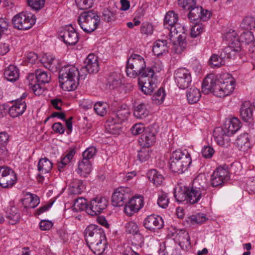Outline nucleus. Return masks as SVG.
<instances>
[{
    "label": "nucleus",
    "instance_id": "1",
    "mask_svg": "<svg viewBox=\"0 0 255 255\" xmlns=\"http://www.w3.org/2000/svg\"><path fill=\"white\" fill-rule=\"evenodd\" d=\"M235 87V81L232 77L221 82L217 80L213 74L206 76L202 83V91L205 94L213 93L219 97H224L232 94Z\"/></svg>",
    "mask_w": 255,
    "mask_h": 255
},
{
    "label": "nucleus",
    "instance_id": "2",
    "mask_svg": "<svg viewBox=\"0 0 255 255\" xmlns=\"http://www.w3.org/2000/svg\"><path fill=\"white\" fill-rule=\"evenodd\" d=\"M196 181H194L192 187H180L175 189L174 196L178 202L195 204L199 202L202 197L206 194L203 187L196 186Z\"/></svg>",
    "mask_w": 255,
    "mask_h": 255
},
{
    "label": "nucleus",
    "instance_id": "3",
    "mask_svg": "<svg viewBox=\"0 0 255 255\" xmlns=\"http://www.w3.org/2000/svg\"><path fill=\"white\" fill-rule=\"evenodd\" d=\"M79 70L73 65L62 67L59 71V82L62 88L68 91L75 90L78 85Z\"/></svg>",
    "mask_w": 255,
    "mask_h": 255
},
{
    "label": "nucleus",
    "instance_id": "4",
    "mask_svg": "<svg viewBox=\"0 0 255 255\" xmlns=\"http://www.w3.org/2000/svg\"><path fill=\"white\" fill-rule=\"evenodd\" d=\"M191 163L190 154L187 150L174 151L171 153L169 161V167L172 172L178 174L184 172Z\"/></svg>",
    "mask_w": 255,
    "mask_h": 255
},
{
    "label": "nucleus",
    "instance_id": "5",
    "mask_svg": "<svg viewBox=\"0 0 255 255\" xmlns=\"http://www.w3.org/2000/svg\"><path fill=\"white\" fill-rule=\"evenodd\" d=\"M78 22L80 27L86 33L94 31L100 22V18L96 11H85L79 16Z\"/></svg>",
    "mask_w": 255,
    "mask_h": 255
},
{
    "label": "nucleus",
    "instance_id": "6",
    "mask_svg": "<svg viewBox=\"0 0 255 255\" xmlns=\"http://www.w3.org/2000/svg\"><path fill=\"white\" fill-rule=\"evenodd\" d=\"M144 59L140 55L132 54L128 58L126 66V73L128 77L134 78L141 73L145 67Z\"/></svg>",
    "mask_w": 255,
    "mask_h": 255
},
{
    "label": "nucleus",
    "instance_id": "7",
    "mask_svg": "<svg viewBox=\"0 0 255 255\" xmlns=\"http://www.w3.org/2000/svg\"><path fill=\"white\" fill-rule=\"evenodd\" d=\"M35 17L31 13L21 12L15 15L12 18L13 26L19 30L30 29L35 23Z\"/></svg>",
    "mask_w": 255,
    "mask_h": 255
},
{
    "label": "nucleus",
    "instance_id": "8",
    "mask_svg": "<svg viewBox=\"0 0 255 255\" xmlns=\"http://www.w3.org/2000/svg\"><path fill=\"white\" fill-rule=\"evenodd\" d=\"M16 175L14 171L7 166H0V186L2 188L11 187L16 183Z\"/></svg>",
    "mask_w": 255,
    "mask_h": 255
},
{
    "label": "nucleus",
    "instance_id": "9",
    "mask_svg": "<svg viewBox=\"0 0 255 255\" xmlns=\"http://www.w3.org/2000/svg\"><path fill=\"white\" fill-rule=\"evenodd\" d=\"M85 240L87 244L99 242L100 239L106 238L103 229L100 226L91 224L89 225L84 232Z\"/></svg>",
    "mask_w": 255,
    "mask_h": 255
},
{
    "label": "nucleus",
    "instance_id": "10",
    "mask_svg": "<svg viewBox=\"0 0 255 255\" xmlns=\"http://www.w3.org/2000/svg\"><path fill=\"white\" fill-rule=\"evenodd\" d=\"M174 80L180 89H186L192 82L191 72L186 68H179L174 72Z\"/></svg>",
    "mask_w": 255,
    "mask_h": 255
},
{
    "label": "nucleus",
    "instance_id": "11",
    "mask_svg": "<svg viewBox=\"0 0 255 255\" xmlns=\"http://www.w3.org/2000/svg\"><path fill=\"white\" fill-rule=\"evenodd\" d=\"M108 205V200L103 197H97L89 202L87 213L94 216L98 215L105 210Z\"/></svg>",
    "mask_w": 255,
    "mask_h": 255
},
{
    "label": "nucleus",
    "instance_id": "12",
    "mask_svg": "<svg viewBox=\"0 0 255 255\" xmlns=\"http://www.w3.org/2000/svg\"><path fill=\"white\" fill-rule=\"evenodd\" d=\"M129 191V188L127 187H121L117 188L112 196V205L115 207L124 205L130 197Z\"/></svg>",
    "mask_w": 255,
    "mask_h": 255
},
{
    "label": "nucleus",
    "instance_id": "13",
    "mask_svg": "<svg viewBox=\"0 0 255 255\" xmlns=\"http://www.w3.org/2000/svg\"><path fill=\"white\" fill-rule=\"evenodd\" d=\"M232 48L225 47L222 49L220 55L213 54L209 60L210 65L212 67H219L225 65V61L227 59L234 57L236 55L232 53Z\"/></svg>",
    "mask_w": 255,
    "mask_h": 255
},
{
    "label": "nucleus",
    "instance_id": "14",
    "mask_svg": "<svg viewBox=\"0 0 255 255\" xmlns=\"http://www.w3.org/2000/svg\"><path fill=\"white\" fill-rule=\"evenodd\" d=\"M188 18L191 22H198L199 20L206 21L208 20L211 16V12L204 10L201 6H194L189 9Z\"/></svg>",
    "mask_w": 255,
    "mask_h": 255
},
{
    "label": "nucleus",
    "instance_id": "15",
    "mask_svg": "<svg viewBox=\"0 0 255 255\" xmlns=\"http://www.w3.org/2000/svg\"><path fill=\"white\" fill-rule=\"evenodd\" d=\"M59 37L67 45H74L79 40V35L75 29L72 26H66L59 33Z\"/></svg>",
    "mask_w": 255,
    "mask_h": 255
},
{
    "label": "nucleus",
    "instance_id": "16",
    "mask_svg": "<svg viewBox=\"0 0 255 255\" xmlns=\"http://www.w3.org/2000/svg\"><path fill=\"white\" fill-rule=\"evenodd\" d=\"M224 39L228 42L229 46L226 47L232 48V53L236 55L241 50V45L239 41V37L237 32L233 29H230L224 35Z\"/></svg>",
    "mask_w": 255,
    "mask_h": 255
},
{
    "label": "nucleus",
    "instance_id": "17",
    "mask_svg": "<svg viewBox=\"0 0 255 255\" xmlns=\"http://www.w3.org/2000/svg\"><path fill=\"white\" fill-rule=\"evenodd\" d=\"M230 178L228 171L221 167H218L213 173L211 184L214 187L221 186L227 182Z\"/></svg>",
    "mask_w": 255,
    "mask_h": 255
},
{
    "label": "nucleus",
    "instance_id": "18",
    "mask_svg": "<svg viewBox=\"0 0 255 255\" xmlns=\"http://www.w3.org/2000/svg\"><path fill=\"white\" fill-rule=\"evenodd\" d=\"M143 225L146 229L154 232L155 230L162 229L164 223L160 216L152 214L145 218Z\"/></svg>",
    "mask_w": 255,
    "mask_h": 255
},
{
    "label": "nucleus",
    "instance_id": "19",
    "mask_svg": "<svg viewBox=\"0 0 255 255\" xmlns=\"http://www.w3.org/2000/svg\"><path fill=\"white\" fill-rule=\"evenodd\" d=\"M143 206L142 197H135L129 200L125 207V212L128 216L138 212Z\"/></svg>",
    "mask_w": 255,
    "mask_h": 255
},
{
    "label": "nucleus",
    "instance_id": "20",
    "mask_svg": "<svg viewBox=\"0 0 255 255\" xmlns=\"http://www.w3.org/2000/svg\"><path fill=\"white\" fill-rule=\"evenodd\" d=\"M226 131L222 128H217V130L214 131V138L217 143L222 146L227 147L230 145L231 140L230 136Z\"/></svg>",
    "mask_w": 255,
    "mask_h": 255
},
{
    "label": "nucleus",
    "instance_id": "21",
    "mask_svg": "<svg viewBox=\"0 0 255 255\" xmlns=\"http://www.w3.org/2000/svg\"><path fill=\"white\" fill-rule=\"evenodd\" d=\"M254 112V107L250 101L244 102L240 109V116L242 119L246 122H249L253 119Z\"/></svg>",
    "mask_w": 255,
    "mask_h": 255
},
{
    "label": "nucleus",
    "instance_id": "22",
    "mask_svg": "<svg viewBox=\"0 0 255 255\" xmlns=\"http://www.w3.org/2000/svg\"><path fill=\"white\" fill-rule=\"evenodd\" d=\"M84 65L88 69L89 74L97 73L100 68L98 57L92 53L89 54L84 61Z\"/></svg>",
    "mask_w": 255,
    "mask_h": 255
},
{
    "label": "nucleus",
    "instance_id": "23",
    "mask_svg": "<svg viewBox=\"0 0 255 255\" xmlns=\"http://www.w3.org/2000/svg\"><path fill=\"white\" fill-rule=\"evenodd\" d=\"M175 243L166 246L165 244L160 245L158 250L159 255H182L181 249Z\"/></svg>",
    "mask_w": 255,
    "mask_h": 255
},
{
    "label": "nucleus",
    "instance_id": "24",
    "mask_svg": "<svg viewBox=\"0 0 255 255\" xmlns=\"http://www.w3.org/2000/svg\"><path fill=\"white\" fill-rule=\"evenodd\" d=\"M241 127V122L236 117L226 120L224 128H222L229 135H233Z\"/></svg>",
    "mask_w": 255,
    "mask_h": 255
},
{
    "label": "nucleus",
    "instance_id": "25",
    "mask_svg": "<svg viewBox=\"0 0 255 255\" xmlns=\"http://www.w3.org/2000/svg\"><path fill=\"white\" fill-rule=\"evenodd\" d=\"M26 108L25 101L21 100H16L9 109L8 113L12 118L17 117L23 114Z\"/></svg>",
    "mask_w": 255,
    "mask_h": 255
},
{
    "label": "nucleus",
    "instance_id": "26",
    "mask_svg": "<svg viewBox=\"0 0 255 255\" xmlns=\"http://www.w3.org/2000/svg\"><path fill=\"white\" fill-rule=\"evenodd\" d=\"M153 78L147 80L139 79L138 85L141 91L145 95H150L156 88L157 86Z\"/></svg>",
    "mask_w": 255,
    "mask_h": 255
},
{
    "label": "nucleus",
    "instance_id": "27",
    "mask_svg": "<svg viewBox=\"0 0 255 255\" xmlns=\"http://www.w3.org/2000/svg\"><path fill=\"white\" fill-rule=\"evenodd\" d=\"M166 40H156L153 44L152 51L157 56H160L168 52L169 46Z\"/></svg>",
    "mask_w": 255,
    "mask_h": 255
},
{
    "label": "nucleus",
    "instance_id": "28",
    "mask_svg": "<svg viewBox=\"0 0 255 255\" xmlns=\"http://www.w3.org/2000/svg\"><path fill=\"white\" fill-rule=\"evenodd\" d=\"M121 124L109 118L105 125L106 129L110 133L119 134L122 131Z\"/></svg>",
    "mask_w": 255,
    "mask_h": 255
},
{
    "label": "nucleus",
    "instance_id": "29",
    "mask_svg": "<svg viewBox=\"0 0 255 255\" xmlns=\"http://www.w3.org/2000/svg\"><path fill=\"white\" fill-rule=\"evenodd\" d=\"M4 76L7 81L15 82L19 78V70L15 66L10 65L5 69Z\"/></svg>",
    "mask_w": 255,
    "mask_h": 255
},
{
    "label": "nucleus",
    "instance_id": "30",
    "mask_svg": "<svg viewBox=\"0 0 255 255\" xmlns=\"http://www.w3.org/2000/svg\"><path fill=\"white\" fill-rule=\"evenodd\" d=\"M147 176L148 180L156 186L160 185L164 179L163 176L154 169L147 172Z\"/></svg>",
    "mask_w": 255,
    "mask_h": 255
},
{
    "label": "nucleus",
    "instance_id": "31",
    "mask_svg": "<svg viewBox=\"0 0 255 255\" xmlns=\"http://www.w3.org/2000/svg\"><path fill=\"white\" fill-rule=\"evenodd\" d=\"M92 171V165L90 160L82 159L79 162L77 172L81 176L87 177Z\"/></svg>",
    "mask_w": 255,
    "mask_h": 255
},
{
    "label": "nucleus",
    "instance_id": "32",
    "mask_svg": "<svg viewBox=\"0 0 255 255\" xmlns=\"http://www.w3.org/2000/svg\"><path fill=\"white\" fill-rule=\"evenodd\" d=\"M177 40L173 43V50L177 54H180L186 48L185 35L180 34L176 37Z\"/></svg>",
    "mask_w": 255,
    "mask_h": 255
},
{
    "label": "nucleus",
    "instance_id": "33",
    "mask_svg": "<svg viewBox=\"0 0 255 255\" xmlns=\"http://www.w3.org/2000/svg\"><path fill=\"white\" fill-rule=\"evenodd\" d=\"M155 140L154 134L150 131H145L140 137L139 142L142 146L149 147Z\"/></svg>",
    "mask_w": 255,
    "mask_h": 255
},
{
    "label": "nucleus",
    "instance_id": "34",
    "mask_svg": "<svg viewBox=\"0 0 255 255\" xmlns=\"http://www.w3.org/2000/svg\"><path fill=\"white\" fill-rule=\"evenodd\" d=\"M52 162L46 157L41 158L38 164V170L42 174L48 173L52 168Z\"/></svg>",
    "mask_w": 255,
    "mask_h": 255
},
{
    "label": "nucleus",
    "instance_id": "35",
    "mask_svg": "<svg viewBox=\"0 0 255 255\" xmlns=\"http://www.w3.org/2000/svg\"><path fill=\"white\" fill-rule=\"evenodd\" d=\"M41 61L44 64V66L50 70L53 71L57 70V67L55 64V62H57V61L52 56L44 54L42 56Z\"/></svg>",
    "mask_w": 255,
    "mask_h": 255
},
{
    "label": "nucleus",
    "instance_id": "36",
    "mask_svg": "<svg viewBox=\"0 0 255 255\" xmlns=\"http://www.w3.org/2000/svg\"><path fill=\"white\" fill-rule=\"evenodd\" d=\"M178 14L173 11H169L166 13L164 19V25L167 28L177 23Z\"/></svg>",
    "mask_w": 255,
    "mask_h": 255
},
{
    "label": "nucleus",
    "instance_id": "37",
    "mask_svg": "<svg viewBox=\"0 0 255 255\" xmlns=\"http://www.w3.org/2000/svg\"><path fill=\"white\" fill-rule=\"evenodd\" d=\"M149 111L147 109L146 105L144 103H140L135 106L133 115L137 119H144L148 115Z\"/></svg>",
    "mask_w": 255,
    "mask_h": 255
},
{
    "label": "nucleus",
    "instance_id": "38",
    "mask_svg": "<svg viewBox=\"0 0 255 255\" xmlns=\"http://www.w3.org/2000/svg\"><path fill=\"white\" fill-rule=\"evenodd\" d=\"M106 238L100 239L99 242H94L88 245L89 248L96 254L100 255L104 252L105 250L106 242L102 243Z\"/></svg>",
    "mask_w": 255,
    "mask_h": 255
},
{
    "label": "nucleus",
    "instance_id": "39",
    "mask_svg": "<svg viewBox=\"0 0 255 255\" xmlns=\"http://www.w3.org/2000/svg\"><path fill=\"white\" fill-rule=\"evenodd\" d=\"M9 136L5 131L0 132V153L3 155H6L7 149L6 146L9 142Z\"/></svg>",
    "mask_w": 255,
    "mask_h": 255
},
{
    "label": "nucleus",
    "instance_id": "40",
    "mask_svg": "<svg viewBox=\"0 0 255 255\" xmlns=\"http://www.w3.org/2000/svg\"><path fill=\"white\" fill-rule=\"evenodd\" d=\"M129 115V112L127 108H122L117 110L116 113H113L112 116L110 117L113 120L122 123L125 120H127Z\"/></svg>",
    "mask_w": 255,
    "mask_h": 255
},
{
    "label": "nucleus",
    "instance_id": "41",
    "mask_svg": "<svg viewBox=\"0 0 255 255\" xmlns=\"http://www.w3.org/2000/svg\"><path fill=\"white\" fill-rule=\"evenodd\" d=\"M186 96L189 103L190 104H194L199 100L201 97V94L198 89L192 87L188 90Z\"/></svg>",
    "mask_w": 255,
    "mask_h": 255
},
{
    "label": "nucleus",
    "instance_id": "42",
    "mask_svg": "<svg viewBox=\"0 0 255 255\" xmlns=\"http://www.w3.org/2000/svg\"><path fill=\"white\" fill-rule=\"evenodd\" d=\"M23 204L28 203V206L31 208H34L40 203L39 197L35 194L31 193H27L26 197L23 200Z\"/></svg>",
    "mask_w": 255,
    "mask_h": 255
},
{
    "label": "nucleus",
    "instance_id": "43",
    "mask_svg": "<svg viewBox=\"0 0 255 255\" xmlns=\"http://www.w3.org/2000/svg\"><path fill=\"white\" fill-rule=\"evenodd\" d=\"M89 206V203L84 198H79L75 200L73 205V210L75 212H79L85 210L87 212V209Z\"/></svg>",
    "mask_w": 255,
    "mask_h": 255
},
{
    "label": "nucleus",
    "instance_id": "44",
    "mask_svg": "<svg viewBox=\"0 0 255 255\" xmlns=\"http://www.w3.org/2000/svg\"><path fill=\"white\" fill-rule=\"evenodd\" d=\"M179 246L182 249L185 251H188L191 249V243L190 241V237L188 233L184 231L179 235Z\"/></svg>",
    "mask_w": 255,
    "mask_h": 255
},
{
    "label": "nucleus",
    "instance_id": "45",
    "mask_svg": "<svg viewBox=\"0 0 255 255\" xmlns=\"http://www.w3.org/2000/svg\"><path fill=\"white\" fill-rule=\"evenodd\" d=\"M36 81L40 84L48 83L51 79L50 74L41 69L35 71Z\"/></svg>",
    "mask_w": 255,
    "mask_h": 255
},
{
    "label": "nucleus",
    "instance_id": "46",
    "mask_svg": "<svg viewBox=\"0 0 255 255\" xmlns=\"http://www.w3.org/2000/svg\"><path fill=\"white\" fill-rule=\"evenodd\" d=\"M237 144L241 149L247 150L250 145L249 134L247 133L241 134L237 139Z\"/></svg>",
    "mask_w": 255,
    "mask_h": 255
},
{
    "label": "nucleus",
    "instance_id": "47",
    "mask_svg": "<svg viewBox=\"0 0 255 255\" xmlns=\"http://www.w3.org/2000/svg\"><path fill=\"white\" fill-rule=\"evenodd\" d=\"M71 193L73 194H80L85 189V186L82 181L78 179H74L70 184Z\"/></svg>",
    "mask_w": 255,
    "mask_h": 255
},
{
    "label": "nucleus",
    "instance_id": "48",
    "mask_svg": "<svg viewBox=\"0 0 255 255\" xmlns=\"http://www.w3.org/2000/svg\"><path fill=\"white\" fill-rule=\"evenodd\" d=\"M180 34H184L186 38V34L184 31V27L181 26L179 23H177L170 27L169 38L172 40V38L178 36Z\"/></svg>",
    "mask_w": 255,
    "mask_h": 255
},
{
    "label": "nucleus",
    "instance_id": "49",
    "mask_svg": "<svg viewBox=\"0 0 255 255\" xmlns=\"http://www.w3.org/2000/svg\"><path fill=\"white\" fill-rule=\"evenodd\" d=\"M255 40L254 35L252 31L247 30L243 32L239 37L240 43H245L247 44L252 43L254 45V42Z\"/></svg>",
    "mask_w": 255,
    "mask_h": 255
},
{
    "label": "nucleus",
    "instance_id": "50",
    "mask_svg": "<svg viewBox=\"0 0 255 255\" xmlns=\"http://www.w3.org/2000/svg\"><path fill=\"white\" fill-rule=\"evenodd\" d=\"M131 244L135 250L140 249L144 244V239L142 235L139 233L133 235L131 239Z\"/></svg>",
    "mask_w": 255,
    "mask_h": 255
},
{
    "label": "nucleus",
    "instance_id": "51",
    "mask_svg": "<svg viewBox=\"0 0 255 255\" xmlns=\"http://www.w3.org/2000/svg\"><path fill=\"white\" fill-rule=\"evenodd\" d=\"M76 153L74 149H71L66 155L62 159L61 162L58 163V167L60 171L69 163Z\"/></svg>",
    "mask_w": 255,
    "mask_h": 255
},
{
    "label": "nucleus",
    "instance_id": "52",
    "mask_svg": "<svg viewBox=\"0 0 255 255\" xmlns=\"http://www.w3.org/2000/svg\"><path fill=\"white\" fill-rule=\"evenodd\" d=\"M242 28L251 30L255 28V18L253 16H246L241 24Z\"/></svg>",
    "mask_w": 255,
    "mask_h": 255
},
{
    "label": "nucleus",
    "instance_id": "53",
    "mask_svg": "<svg viewBox=\"0 0 255 255\" xmlns=\"http://www.w3.org/2000/svg\"><path fill=\"white\" fill-rule=\"evenodd\" d=\"M165 93L162 88H160L152 96V100L155 104L160 105L163 103L165 97Z\"/></svg>",
    "mask_w": 255,
    "mask_h": 255
},
{
    "label": "nucleus",
    "instance_id": "54",
    "mask_svg": "<svg viewBox=\"0 0 255 255\" xmlns=\"http://www.w3.org/2000/svg\"><path fill=\"white\" fill-rule=\"evenodd\" d=\"M108 83L110 86L113 89L119 87L122 83L120 74L113 73L111 75L108 79Z\"/></svg>",
    "mask_w": 255,
    "mask_h": 255
},
{
    "label": "nucleus",
    "instance_id": "55",
    "mask_svg": "<svg viewBox=\"0 0 255 255\" xmlns=\"http://www.w3.org/2000/svg\"><path fill=\"white\" fill-rule=\"evenodd\" d=\"M11 211L6 216V218L8 220V223L11 225L16 224L20 219V214L18 212L17 210L13 207L11 209Z\"/></svg>",
    "mask_w": 255,
    "mask_h": 255
},
{
    "label": "nucleus",
    "instance_id": "56",
    "mask_svg": "<svg viewBox=\"0 0 255 255\" xmlns=\"http://www.w3.org/2000/svg\"><path fill=\"white\" fill-rule=\"evenodd\" d=\"M151 152L149 147L142 146V147L138 150L137 158L141 162H144L147 160L150 157Z\"/></svg>",
    "mask_w": 255,
    "mask_h": 255
},
{
    "label": "nucleus",
    "instance_id": "57",
    "mask_svg": "<svg viewBox=\"0 0 255 255\" xmlns=\"http://www.w3.org/2000/svg\"><path fill=\"white\" fill-rule=\"evenodd\" d=\"M108 107V105L106 103L97 102L95 104L94 109L98 115L104 116L107 114Z\"/></svg>",
    "mask_w": 255,
    "mask_h": 255
},
{
    "label": "nucleus",
    "instance_id": "58",
    "mask_svg": "<svg viewBox=\"0 0 255 255\" xmlns=\"http://www.w3.org/2000/svg\"><path fill=\"white\" fill-rule=\"evenodd\" d=\"M154 74V70L151 67H146L145 64V67L141 71V73L138 74L137 76H139V79L143 80V78H147V79L153 78Z\"/></svg>",
    "mask_w": 255,
    "mask_h": 255
},
{
    "label": "nucleus",
    "instance_id": "59",
    "mask_svg": "<svg viewBox=\"0 0 255 255\" xmlns=\"http://www.w3.org/2000/svg\"><path fill=\"white\" fill-rule=\"evenodd\" d=\"M189 219L192 225L195 224H201L203 223L207 219L206 216L203 213H198L195 215L191 216Z\"/></svg>",
    "mask_w": 255,
    "mask_h": 255
},
{
    "label": "nucleus",
    "instance_id": "60",
    "mask_svg": "<svg viewBox=\"0 0 255 255\" xmlns=\"http://www.w3.org/2000/svg\"><path fill=\"white\" fill-rule=\"evenodd\" d=\"M126 233L133 235L139 233V230L137 225L135 222H129L125 225Z\"/></svg>",
    "mask_w": 255,
    "mask_h": 255
},
{
    "label": "nucleus",
    "instance_id": "61",
    "mask_svg": "<svg viewBox=\"0 0 255 255\" xmlns=\"http://www.w3.org/2000/svg\"><path fill=\"white\" fill-rule=\"evenodd\" d=\"M27 3L32 9L38 10L44 6L45 0H27Z\"/></svg>",
    "mask_w": 255,
    "mask_h": 255
},
{
    "label": "nucleus",
    "instance_id": "62",
    "mask_svg": "<svg viewBox=\"0 0 255 255\" xmlns=\"http://www.w3.org/2000/svg\"><path fill=\"white\" fill-rule=\"evenodd\" d=\"M94 0H75L77 6L81 9H86L93 5Z\"/></svg>",
    "mask_w": 255,
    "mask_h": 255
},
{
    "label": "nucleus",
    "instance_id": "63",
    "mask_svg": "<svg viewBox=\"0 0 255 255\" xmlns=\"http://www.w3.org/2000/svg\"><path fill=\"white\" fill-rule=\"evenodd\" d=\"M97 149L96 147L94 146L89 147L83 152L82 159L90 160V159L92 158L95 155Z\"/></svg>",
    "mask_w": 255,
    "mask_h": 255
},
{
    "label": "nucleus",
    "instance_id": "64",
    "mask_svg": "<svg viewBox=\"0 0 255 255\" xmlns=\"http://www.w3.org/2000/svg\"><path fill=\"white\" fill-rule=\"evenodd\" d=\"M169 199L166 193H163L159 195L157 204L159 207L162 208H166L169 204Z\"/></svg>",
    "mask_w": 255,
    "mask_h": 255
}]
</instances>
